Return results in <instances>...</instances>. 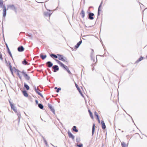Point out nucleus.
Returning a JSON list of instances; mask_svg holds the SVG:
<instances>
[{
  "label": "nucleus",
  "mask_w": 147,
  "mask_h": 147,
  "mask_svg": "<svg viewBox=\"0 0 147 147\" xmlns=\"http://www.w3.org/2000/svg\"><path fill=\"white\" fill-rule=\"evenodd\" d=\"M8 9L13 10H16V9L15 7L13 5H10L8 6L7 10Z\"/></svg>",
  "instance_id": "obj_5"
},
{
  "label": "nucleus",
  "mask_w": 147,
  "mask_h": 147,
  "mask_svg": "<svg viewBox=\"0 0 147 147\" xmlns=\"http://www.w3.org/2000/svg\"><path fill=\"white\" fill-rule=\"evenodd\" d=\"M61 90V89L60 88H58V89L57 90V92H59V91Z\"/></svg>",
  "instance_id": "obj_37"
},
{
  "label": "nucleus",
  "mask_w": 147,
  "mask_h": 147,
  "mask_svg": "<svg viewBox=\"0 0 147 147\" xmlns=\"http://www.w3.org/2000/svg\"><path fill=\"white\" fill-rule=\"evenodd\" d=\"M0 59L1 60H3V58L2 57V55L1 54H0Z\"/></svg>",
  "instance_id": "obj_34"
},
{
  "label": "nucleus",
  "mask_w": 147,
  "mask_h": 147,
  "mask_svg": "<svg viewBox=\"0 0 147 147\" xmlns=\"http://www.w3.org/2000/svg\"><path fill=\"white\" fill-rule=\"evenodd\" d=\"M22 93L24 96L26 97H27L28 96V94L26 91H22Z\"/></svg>",
  "instance_id": "obj_17"
},
{
  "label": "nucleus",
  "mask_w": 147,
  "mask_h": 147,
  "mask_svg": "<svg viewBox=\"0 0 147 147\" xmlns=\"http://www.w3.org/2000/svg\"><path fill=\"white\" fill-rule=\"evenodd\" d=\"M49 12H47V14L49 16H50L52 14L53 11L52 10H47Z\"/></svg>",
  "instance_id": "obj_18"
},
{
  "label": "nucleus",
  "mask_w": 147,
  "mask_h": 147,
  "mask_svg": "<svg viewBox=\"0 0 147 147\" xmlns=\"http://www.w3.org/2000/svg\"><path fill=\"white\" fill-rule=\"evenodd\" d=\"M78 91H79V92H80V93L82 94L81 92V90H80V89L79 88V89H78Z\"/></svg>",
  "instance_id": "obj_40"
},
{
  "label": "nucleus",
  "mask_w": 147,
  "mask_h": 147,
  "mask_svg": "<svg viewBox=\"0 0 147 147\" xmlns=\"http://www.w3.org/2000/svg\"><path fill=\"white\" fill-rule=\"evenodd\" d=\"M77 146L78 147H82L83 144H77Z\"/></svg>",
  "instance_id": "obj_33"
},
{
  "label": "nucleus",
  "mask_w": 147,
  "mask_h": 147,
  "mask_svg": "<svg viewBox=\"0 0 147 147\" xmlns=\"http://www.w3.org/2000/svg\"><path fill=\"white\" fill-rule=\"evenodd\" d=\"M3 5V2L2 0H0V7H1Z\"/></svg>",
  "instance_id": "obj_30"
},
{
  "label": "nucleus",
  "mask_w": 147,
  "mask_h": 147,
  "mask_svg": "<svg viewBox=\"0 0 147 147\" xmlns=\"http://www.w3.org/2000/svg\"><path fill=\"white\" fill-rule=\"evenodd\" d=\"M9 103L11 109H13L14 111H16V109L14 105L11 103V102L10 101H9Z\"/></svg>",
  "instance_id": "obj_8"
},
{
  "label": "nucleus",
  "mask_w": 147,
  "mask_h": 147,
  "mask_svg": "<svg viewBox=\"0 0 147 147\" xmlns=\"http://www.w3.org/2000/svg\"><path fill=\"white\" fill-rule=\"evenodd\" d=\"M94 127H95V124H93V125L92 129V134H93L94 131Z\"/></svg>",
  "instance_id": "obj_29"
},
{
  "label": "nucleus",
  "mask_w": 147,
  "mask_h": 147,
  "mask_svg": "<svg viewBox=\"0 0 147 147\" xmlns=\"http://www.w3.org/2000/svg\"><path fill=\"white\" fill-rule=\"evenodd\" d=\"M6 47H7V50H9V47H8V46L7 44H6Z\"/></svg>",
  "instance_id": "obj_38"
},
{
  "label": "nucleus",
  "mask_w": 147,
  "mask_h": 147,
  "mask_svg": "<svg viewBox=\"0 0 147 147\" xmlns=\"http://www.w3.org/2000/svg\"><path fill=\"white\" fill-rule=\"evenodd\" d=\"M73 131H75V132H78V131L77 129H76V126H74L73 127Z\"/></svg>",
  "instance_id": "obj_26"
},
{
  "label": "nucleus",
  "mask_w": 147,
  "mask_h": 147,
  "mask_svg": "<svg viewBox=\"0 0 147 147\" xmlns=\"http://www.w3.org/2000/svg\"><path fill=\"white\" fill-rule=\"evenodd\" d=\"M122 147H127V145L123 142H121Z\"/></svg>",
  "instance_id": "obj_25"
},
{
  "label": "nucleus",
  "mask_w": 147,
  "mask_h": 147,
  "mask_svg": "<svg viewBox=\"0 0 147 147\" xmlns=\"http://www.w3.org/2000/svg\"><path fill=\"white\" fill-rule=\"evenodd\" d=\"M80 141V139H76V141L77 142H79Z\"/></svg>",
  "instance_id": "obj_39"
},
{
  "label": "nucleus",
  "mask_w": 147,
  "mask_h": 147,
  "mask_svg": "<svg viewBox=\"0 0 147 147\" xmlns=\"http://www.w3.org/2000/svg\"><path fill=\"white\" fill-rule=\"evenodd\" d=\"M75 84L76 86V87L77 88V89H79V88L77 84L76 83H75Z\"/></svg>",
  "instance_id": "obj_36"
},
{
  "label": "nucleus",
  "mask_w": 147,
  "mask_h": 147,
  "mask_svg": "<svg viewBox=\"0 0 147 147\" xmlns=\"http://www.w3.org/2000/svg\"><path fill=\"white\" fill-rule=\"evenodd\" d=\"M35 102H36V104H38V101L37 100H36V101H35Z\"/></svg>",
  "instance_id": "obj_42"
},
{
  "label": "nucleus",
  "mask_w": 147,
  "mask_h": 147,
  "mask_svg": "<svg viewBox=\"0 0 147 147\" xmlns=\"http://www.w3.org/2000/svg\"><path fill=\"white\" fill-rule=\"evenodd\" d=\"M68 134L69 136V138H71L72 139H74V136L69 131L68 132Z\"/></svg>",
  "instance_id": "obj_11"
},
{
  "label": "nucleus",
  "mask_w": 147,
  "mask_h": 147,
  "mask_svg": "<svg viewBox=\"0 0 147 147\" xmlns=\"http://www.w3.org/2000/svg\"><path fill=\"white\" fill-rule=\"evenodd\" d=\"M50 55H51V56L53 58L54 57L55 58H58V56L57 55V56L55 55L52 54Z\"/></svg>",
  "instance_id": "obj_22"
},
{
  "label": "nucleus",
  "mask_w": 147,
  "mask_h": 147,
  "mask_svg": "<svg viewBox=\"0 0 147 147\" xmlns=\"http://www.w3.org/2000/svg\"><path fill=\"white\" fill-rule=\"evenodd\" d=\"M8 51V53H9V55H10V56L11 57V58H12V55H11V52L9 50H9H7Z\"/></svg>",
  "instance_id": "obj_32"
},
{
  "label": "nucleus",
  "mask_w": 147,
  "mask_h": 147,
  "mask_svg": "<svg viewBox=\"0 0 147 147\" xmlns=\"http://www.w3.org/2000/svg\"><path fill=\"white\" fill-rule=\"evenodd\" d=\"M82 42V41L81 40L78 43H77V45L75 46V47L76 49H77L78 47L80 45Z\"/></svg>",
  "instance_id": "obj_14"
},
{
  "label": "nucleus",
  "mask_w": 147,
  "mask_h": 147,
  "mask_svg": "<svg viewBox=\"0 0 147 147\" xmlns=\"http://www.w3.org/2000/svg\"><path fill=\"white\" fill-rule=\"evenodd\" d=\"M143 58L142 57V56L140 57V58L136 61V62L138 63V62H140V61L141 60H143Z\"/></svg>",
  "instance_id": "obj_24"
},
{
  "label": "nucleus",
  "mask_w": 147,
  "mask_h": 147,
  "mask_svg": "<svg viewBox=\"0 0 147 147\" xmlns=\"http://www.w3.org/2000/svg\"><path fill=\"white\" fill-rule=\"evenodd\" d=\"M35 91L39 95H40L42 97V96L41 94L39 92L40 90H38L35 89Z\"/></svg>",
  "instance_id": "obj_21"
},
{
  "label": "nucleus",
  "mask_w": 147,
  "mask_h": 147,
  "mask_svg": "<svg viewBox=\"0 0 147 147\" xmlns=\"http://www.w3.org/2000/svg\"><path fill=\"white\" fill-rule=\"evenodd\" d=\"M22 64L24 65H27L28 64V62L26 61V60L24 59L23 61H22Z\"/></svg>",
  "instance_id": "obj_27"
},
{
  "label": "nucleus",
  "mask_w": 147,
  "mask_h": 147,
  "mask_svg": "<svg viewBox=\"0 0 147 147\" xmlns=\"http://www.w3.org/2000/svg\"><path fill=\"white\" fill-rule=\"evenodd\" d=\"M146 58H147V56H146Z\"/></svg>",
  "instance_id": "obj_44"
},
{
  "label": "nucleus",
  "mask_w": 147,
  "mask_h": 147,
  "mask_svg": "<svg viewBox=\"0 0 147 147\" xmlns=\"http://www.w3.org/2000/svg\"><path fill=\"white\" fill-rule=\"evenodd\" d=\"M88 111L89 113V114H90V117H91L93 119V116L92 115V113L90 111V110H89Z\"/></svg>",
  "instance_id": "obj_31"
},
{
  "label": "nucleus",
  "mask_w": 147,
  "mask_h": 147,
  "mask_svg": "<svg viewBox=\"0 0 147 147\" xmlns=\"http://www.w3.org/2000/svg\"><path fill=\"white\" fill-rule=\"evenodd\" d=\"M57 88V87H55V89H56Z\"/></svg>",
  "instance_id": "obj_43"
},
{
  "label": "nucleus",
  "mask_w": 147,
  "mask_h": 147,
  "mask_svg": "<svg viewBox=\"0 0 147 147\" xmlns=\"http://www.w3.org/2000/svg\"><path fill=\"white\" fill-rule=\"evenodd\" d=\"M102 4V2H101L100 5L99 7L98 8V16L99 15L100 12L101 11V6Z\"/></svg>",
  "instance_id": "obj_13"
},
{
  "label": "nucleus",
  "mask_w": 147,
  "mask_h": 147,
  "mask_svg": "<svg viewBox=\"0 0 147 147\" xmlns=\"http://www.w3.org/2000/svg\"><path fill=\"white\" fill-rule=\"evenodd\" d=\"M94 114L97 117V118L98 117V115L97 113L96 112H94Z\"/></svg>",
  "instance_id": "obj_35"
},
{
  "label": "nucleus",
  "mask_w": 147,
  "mask_h": 147,
  "mask_svg": "<svg viewBox=\"0 0 147 147\" xmlns=\"http://www.w3.org/2000/svg\"><path fill=\"white\" fill-rule=\"evenodd\" d=\"M18 50L20 52H22L24 50V48L22 46H21L18 48Z\"/></svg>",
  "instance_id": "obj_9"
},
{
  "label": "nucleus",
  "mask_w": 147,
  "mask_h": 147,
  "mask_svg": "<svg viewBox=\"0 0 147 147\" xmlns=\"http://www.w3.org/2000/svg\"><path fill=\"white\" fill-rule=\"evenodd\" d=\"M9 69L11 71V72L12 75H13V71H14L15 72V69H16L14 67H13V68H12L11 64L9 62Z\"/></svg>",
  "instance_id": "obj_4"
},
{
  "label": "nucleus",
  "mask_w": 147,
  "mask_h": 147,
  "mask_svg": "<svg viewBox=\"0 0 147 147\" xmlns=\"http://www.w3.org/2000/svg\"><path fill=\"white\" fill-rule=\"evenodd\" d=\"M40 57L42 59H45L46 57V55H43L42 54L40 55Z\"/></svg>",
  "instance_id": "obj_20"
},
{
  "label": "nucleus",
  "mask_w": 147,
  "mask_h": 147,
  "mask_svg": "<svg viewBox=\"0 0 147 147\" xmlns=\"http://www.w3.org/2000/svg\"><path fill=\"white\" fill-rule=\"evenodd\" d=\"M94 15V13H90L89 14V18L91 20H92L94 19V18L93 17V16Z\"/></svg>",
  "instance_id": "obj_10"
},
{
  "label": "nucleus",
  "mask_w": 147,
  "mask_h": 147,
  "mask_svg": "<svg viewBox=\"0 0 147 147\" xmlns=\"http://www.w3.org/2000/svg\"><path fill=\"white\" fill-rule=\"evenodd\" d=\"M97 119L98 120V121L99 123H100V119H99V117H97Z\"/></svg>",
  "instance_id": "obj_41"
},
{
  "label": "nucleus",
  "mask_w": 147,
  "mask_h": 147,
  "mask_svg": "<svg viewBox=\"0 0 147 147\" xmlns=\"http://www.w3.org/2000/svg\"><path fill=\"white\" fill-rule=\"evenodd\" d=\"M24 86L27 90H29L30 89L29 86L27 85L25 83H24Z\"/></svg>",
  "instance_id": "obj_23"
},
{
  "label": "nucleus",
  "mask_w": 147,
  "mask_h": 147,
  "mask_svg": "<svg viewBox=\"0 0 147 147\" xmlns=\"http://www.w3.org/2000/svg\"><path fill=\"white\" fill-rule=\"evenodd\" d=\"M15 69V73L20 80L22 79L23 76L26 80H30V76L24 70L21 71L16 69Z\"/></svg>",
  "instance_id": "obj_1"
},
{
  "label": "nucleus",
  "mask_w": 147,
  "mask_h": 147,
  "mask_svg": "<svg viewBox=\"0 0 147 147\" xmlns=\"http://www.w3.org/2000/svg\"><path fill=\"white\" fill-rule=\"evenodd\" d=\"M52 69L53 70L54 72H56L59 70V68L58 66L55 65L53 66Z\"/></svg>",
  "instance_id": "obj_7"
},
{
  "label": "nucleus",
  "mask_w": 147,
  "mask_h": 147,
  "mask_svg": "<svg viewBox=\"0 0 147 147\" xmlns=\"http://www.w3.org/2000/svg\"><path fill=\"white\" fill-rule=\"evenodd\" d=\"M56 61L62 67L64 68L67 71L69 74H71V73L70 71L69 70V69L64 64H63L62 63L59 61L56 60Z\"/></svg>",
  "instance_id": "obj_2"
},
{
  "label": "nucleus",
  "mask_w": 147,
  "mask_h": 147,
  "mask_svg": "<svg viewBox=\"0 0 147 147\" xmlns=\"http://www.w3.org/2000/svg\"><path fill=\"white\" fill-rule=\"evenodd\" d=\"M3 16L4 18H5L6 15V9L5 6L3 7Z\"/></svg>",
  "instance_id": "obj_6"
},
{
  "label": "nucleus",
  "mask_w": 147,
  "mask_h": 147,
  "mask_svg": "<svg viewBox=\"0 0 147 147\" xmlns=\"http://www.w3.org/2000/svg\"><path fill=\"white\" fill-rule=\"evenodd\" d=\"M38 107L41 109H43V106L41 104H39L38 105Z\"/></svg>",
  "instance_id": "obj_28"
},
{
  "label": "nucleus",
  "mask_w": 147,
  "mask_h": 147,
  "mask_svg": "<svg viewBox=\"0 0 147 147\" xmlns=\"http://www.w3.org/2000/svg\"><path fill=\"white\" fill-rule=\"evenodd\" d=\"M58 56V59L59 60L62 61L63 62H68L66 58L64 57L62 55L57 54Z\"/></svg>",
  "instance_id": "obj_3"
},
{
  "label": "nucleus",
  "mask_w": 147,
  "mask_h": 147,
  "mask_svg": "<svg viewBox=\"0 0 147 147\" xmlns=\"http://www.w3.org/2000/svg\"><path fill=\"white\" fill-rule=\"evenodd\" d=\"M48 106L49 108L51 109V111L54 114L55 113V110L52 107L51 105H50L49 104Z\"/></svg>",
  "instance_id": "obj_12"
},
{
  "label": "nucleus",
  "mask_w": 147,
  "mask_h": 147,
  "mask_svg": "<svg viewBox=\"0 0 147 147\" xmlns=\"http://www.w3.org/2000/svg\"><path fill=\"white\" fill-rule=\"evenodd\" d=\"M47 64L48 65V67H51L53 65V63L50 61H48L47 63Z\"/></svg>",
  "instance_id": "obj_15"
},
{
  "label": "nucleus",
  "mask_w": 147,
  "mask_h": 147,
  "mask_svg": "<svg viewBox=\"0 0 147 147\" xmlns=\"http://www.w3.org/2000/svg\"><path fill=\"white\" fill-rule=\"evenodd\" d=\"M82 17V18H84L85 16V12L83 10H82L81 11V12L80 13Z\"/></svg>",
  "instance_id": "obj_19"
},
{
  "label": "nucleus",
  "mask_w": 147,
  "mask_h": 147,
  "mask_svg": "<svg viewBox=\"0 0 147 147\" xmlns=\"http://www.w3.org/2000/svg\"><path fill=\"white\" fill-rule=\"evenodd\" d=\"M101 123L102 125V129H105V128H106V126L105 125V123L103 121H101Z\"/></svg>",
  "instance_id": "obj_16"
}]
</instances>
